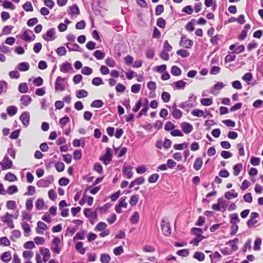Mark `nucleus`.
Here are the masks:
<instances>
[{"mask_svg": "<svg viewBox=\"0 0 263 263\" xmlns=\"http://www.w3.org/2000/svg\"><path fill=\"white\" fill-rule=\"evenodd\" d=\"M171 73L175 76H179L181 74V70L177 66H173L171 68Z\"/></svg>", "mask_w": 263, "mask_h": 263, "instance_id": "obj_33", "label": "nucleus"}, {"mask_svg": "<svg viewBox=\"0 0 263 263\" xmlns=\"http://www.w3.org/2000/svg\"><path fill=\"white\" fill-rule=\"evenodd\" d=\"M100 160L103 161L106 165L110 163L111 160V154L109 148L106 149V152L103 158H101Z\"/></svg>", "mask_w": 263, "mask_h": 263, "instance_id": "obj_18", "label": "nucleus"}, {"mask_svg": "<svg viewBox=\"0 0 263 263\" xmlns=\"http://www.w3.org/2000/svg\"><path fill=\"white\" fill-rule=\"evenodd\" d=\"M159 177V175L158 174H153L149 177L148 181L149 183H155L157 181Z\"/></svg>", "mask_w": 263, "mask_h": 263, "instance_id": "obj_63", "label": "nucleus"}, {"mask_svg": "<svg viewBox=\"0 0 263 263\" xmlns=\"http://www.w3.org/2000/svg\"><path fill=\"white\" fill-rule=\"evenodd\" d=\"M23 9L26 11H33V7L31 2H26L23 6Z\"/></svg>", "mask_w": 263, "mask_h": 263, "instance_id": "obj_62", "label": "nucleus"}, {"mask_svg": "<svg viewBox=\"0 0 263 263\" xmlns=\"http://www.w3.org/2000/svg\"><path fill=\"white\" fill-rule=\"evenodd\" d=\"M6 206L8 210H14L16 207V202L14 200H9L7 201Z\"/></svg>", "mask_w": 263, "mask_h": 263, "instance_id": "obj_46", "label": "nucleus"}, {"mask_svg": "<svg viewBox=\"0 0 263 263\" xmlns=\"http://www.w3.org/2000/svg\"><path fill=\"white\" fill-rule=\"evenodd\" d=\"M66 78H62L61 77H58L55 82V90L56 91H62L65 89V81Z\"/></svg>", "mask_w": 263, "mask_h": 263, "instance_id": "obj_2", "label": "nucleus"}, {"mask_svg": "<svg viewBox=\"0 0 263 263\" xmlns=\"http://www.w3.org/2000/svg\"><path fill=\"white\" fill-rule=\"evenodd\" d=\"M32 101L31 98L28 95H23L20 99V101L24 106H28Z\"/></svg>", "mask_w": 263, "mask_h": 263, "instance_id": "obj_21", "label": "nucleus"}, {"mask_svg": "<svg viewBox=\"0 0 263 263\" xmlns=\"http://www.w3.org/2000/svg\"><path fill=\"white\" fill-rule=\"evenodd\" d=\"M202 164V159L200 158H197L194 162L193 167L195 170L198 171L201 168Z\"/></svg>", "mask_w": 263, "mask_h": 263, "instance_id": "obj_31", "label": "nucleus"}, {"mask_svg": "<svg viewBox=\"0 0 263 263\" xmlns=\"http://www.w3.org/2000/svg\"><path fill=\"white\" fill-rule=\"evenodd\" d=\"M127 203L125 201V199L122 198L120 199L119 203L115 206V210L117 213H121L122 212L121 208H126Z\"/></svg>", "mask_w": 263, "mask_h": 263, "instance_id": "obj_16", "label": "nucleus"}, {"mask_svg": "<svg viewBox=\"0 0 263 263\" xmlns=\"http://www.w3.org/2000/svg\"><path fill=\"white\" fill-rule=\"evenodd\" d=\"M53 181V177L52 176H50L45 179H40L36 183V185L39 187H47L49 186Z\"/></svg>", "mask_w": 263, "mask_h": 263, "instance_id": "obj_5", "label": "nucleus"}, {"mask_svg": "<svg viewBox=\"0 0 263 263\" xmlns=\"http://www.w3.org/2000/svg\"><path fill=\"white\" fill-rule=\"evenodd\" d=\"M105 64L110 67H114L116 65V62L114 60L111 58H107L105 59Z\"/></svg>", "mask_w": 263, "mask_h": 263, "instance_id": "obj_61", "label": "nucleus"}, {"mask_svg": "<svg viewBox=\"0 0 263 263\" xmlns=\"http://www.w3.org/2000/svg\"><path fill=\"white\" fill-rule=\"evenodd\" d=\"M191 231L196 236V238L192 241L191 243L197 246L199 242L204 238V237L202 235L203 231L200 228H193Z\"/></svg>", "mask_w": 263, "mask_h": 263, "instance_id": "obj_1", "label": "nucleus"}, {"mask_svg": "<svg viewBox=\"0 0 263 263\" xmlns=\"http://www.w3.org/2000/svg\"><path fill=\"white\" fill-rule=\"evenodd\" d=\"M33 256V253L30 251H24L23 253V256L26 259L30 260Z\"/></svg>", "mask_w": 263, "mask_h": 263, "instance_id": "obj_60", "label": "nucleus"}, {"mask_svg": "<svg viewBox=\"0 0 263 263\" xmlns=\"http://www.w3.org/2000/svg\"><path fill=\"white\" fill-rule=\"evenodd\" d=\"M18 91L21 93H26L28 91V87L26 83H22L18 86Z\"/></svg>", "mask_w": 263, "mask_h": 263, "instance_id": "obj_36", "label": "nucleus"}, {"mask_svg": "<svg viewBox=\"0 0 263 263\" xmlns=\"http://www.w3.org/2000/svg\"><path fill=\"white\" fill-rule=\"evenodd\" d=\"M17 109L14 106H10L7 108V112L10 116L15 115L17 112Z\"/></svg>", "mask_w": 263, "mask_h": 263, "instance_id": "obj_37", "label": "nucleus"}, {"mask_svg": "<svg viewBox=\"0 0 263 263\" xmlns=\"http://www.w3.org/2000/svg\"><path fill=\"white\" fill-rule=\"evenodd\" d=\"M132 169L133 167L131 166H123V173L124 177L127 179H130L133 177V172Z\"/></svg>", "mask_w": 263, "mask_h": 263, "instance_id": "obj_14", "label": "nucleus"}, {"mask_svg": "<svg viewBox=\"0 0 263 263\" xmlns=\"http://www.w3.org/2000/svg\"><path fill=\"white\" fill-rule=\"evenodd\" d=\"M75 249L81 254H85L86 251V248H83V242L82 241H79L77 243L75 246Z\"/></svg>", "mask_w": 263, "mask_h": 263, "instance_id": "obj_22", "label": "nucleus"}, {"mask_svg": "<svg viewBox=\"0 0 263 263\" xmlns=\"http://www.w3.org/2000/svg\"><path fill=\"white\" fill-rule=\"evenodd\" d=\"M175 127V125L171 121H167L164 125V129L166 131L172 130L174 129Z\"/></svg>", "mask_w": 263, "mask_h": 263, "instance_id": "obj_55", "label": "nucleus"}, {"mask_svg": "<svg viewBox=\"0 0 263 263\" xmlns=\"http://www.w3.org/2000/svg\"><path fill=\"white\" fill-rule=\"evenodd\" d=\"M16 151L13 148V146L11 145L7 149V153L6 155H9L13 159L15 158Z\"/></svg>", "mask_w": 263, "mask_h": 263, "instance_id": "obj_56", "label": "nucleus"}, {"mask_svg": "<svg viewBox=\"0 0 263 263\" xmlns=\"http://www.w3.org/2000/svg\"><path fill=\"white\" fill-rule=\"evenodd\" d=\"M18 192V189L16 185H11L8 186L7 188V192L9 195H13Z\"/></svg>", "mask_w": 263, "mask_h": 263, "instance_id": "obj_38", "label": "nucleus"}, {"mask_svg": "<svg viewBox=\"0 0 263 263\" xmlns=\"http://www.w3.org/2000/svg\"><path fill=\"white\" fill-rule=\"evenodd\" d=\"M230 223L232 224H237L239 222L240 219L238 217V214L234 213L230 215Z\"/></svg>", "mask_w": 263, "mask_h": 263, "instance_id": "obj_28", "label": "nucleus"}, {"mask_svg": "<svg viewBox=\"0 0 263 263\" xmlns=\"http://www.w3.org/2000/svg\"><path fill=\"white\" fill-rule=\"evenodd\" d=\"M234 192V190H231V191H228L226 192L224 194V197L228 200L237 197L238 195V193Z\"/></svg>", "mask_w": 263, "mask_h": 263, "instance_id": "obj_24", "label": "nucleus"}, {"mask_svg": "<svg viewBox=\"0 0 263 263\" xmlns=\"http://www.w3.org/2000/svg\"><path fill=\"white\" fill-rule=\"evenodd\" d=\"M81 73L84 75L89 76L92 73V70L89 67L85 66L82 69Z\"/></svg>", "mask_w": 263, "mask_h": 263, "instance_id": "obj_57", "label": "nucleus"}, {"mask_svg": "<svg viewBox=\"0 0 263 263\" xmlns=\"http://www.w3.org/2000/svg\"><path fill=\"white\" fill-rule=\"evenodd\" d=\"M173 111H172V116L173 117L177 119H180L182 116V111L176 108L173 107Z\"/></svg>", "mask_w": 263, "mask_h": 263, "instance_id": "obj_32", "label": "nucleus"}, {"mask_svg": "<svg viewBox=\"0 0 263 263\" xmlns=\"http://www.w3.org/2000/svg\"><path fill=\"white\" fill-rule=\"evenodd\" d=\"M34 241L37 245H44L45 242V238L40 236H36L34 237Z\"/></svg>", "mask_w": 263, "mask_h": 263, "instance_id": "obj_59", "label": "nucleus"}, {"mask_svg": "<svg viewBox=\"0 0 263 263\" xmlns=\"http://www.w3.org/2000/svg\"><path fill=\"white\" fill-rule=\"evenodd\" d=\"M5 179L10 182H14L17 180L16 176L10 172L8 173L5 177Z\"/></svg>", "mask_w": 263, "mask_h": 263, "instance_id": "obj_40", "label": "nucleus"}, {"mask_svg": "<svg viewBox=\"0 0 263 263\" xmlns=\"http://www.w3.org/2000/svg\"><path fill=\"white\" fill-rule=\"evenodd\" d=\"M45 206V202L43 199L39 198L35 202V207L37 210H41L44 209Z\"/></svg>", "mask_w": 263, "mask_h": 263, "instance_id": "obj_30", "label": "nucleus"}, {"mask_svg": "<svg viewBox=\"0 0 263 263\" xmlns=\"http://www.w3.org/2000/svg\"><path fill=\"white\" fill-rule=\"evenodd\" d=\"M48 229L47 226L42 221H38L37 222V228H36V232L39 234H43V231H46Z\"/></svg>", "mask_w": 263, "mask_h": 263, "instance_id": "obj_15", "label": "nucleus"}, {"mask_svg": "<svg viewBox=\"0 0 263 263\" xmlns=\"http://www.w3.org/2000/svg\"><path fill=\"white\" fill-rule=\"evenodd\" d=\"M191 114L193 116L198 117H200L203 116V111L199 109L193 110Z\"/></svg>", "mask_w": 263, "mask_h": 263, "instance_id": "obj_64", "label": "nucleus"}, {"mask_svg": "<svg viewBox=\"0 0 263 263\" xmlns=\"http://www.w3.org/2000/svg\"><path fill=\"white\" fill-rule=\"evenodd\" d=\"M139 198V195L137 194L132 195L129 202L130 205H136L138 202Z\"/></svg>", "mask_w": 263, "mask_h": 263, "instance_id": "obj_35", "label": "nucleus"}, {"mask_svg": "<svg viewBox=\"0 0 263 263\" xmlns=\"http://www.w3.org/2000/svg\"><path fill=\"white\" fill-rule=\"evenodd\" d=\"M139 220V214L138 212H135L133 215L130 218V222L132 223H137Z\"/></svg>", "mask_w": 263, "mask_h": 263, "instance_id": "obj_52", "label": "nucleus"}, {"mask_svg": "<svg viewBox=\"0 0 263 263\" xmlns=\"http://www.w3.org/2000/svg\"><path fill=\"white\" fill-rule=\"evenodd\" d=\"M180 127L182 131L185 134H188L191 133L193 129L192 125L188 122H183L180 124Z\"/></svg>", "mask_w": 263, "mask_h": 263, "instance_id": "obj_13", "label": "nucleus"}, {"mask_svg": "<svg viewBox=\"0 0 263 263\" xmlns=\"http://www.w3.org/2000/svg\"><path fill=\"white\" fill-rule=\"evenodd\" d=\"M217 203L221 209V211L223 212L226 211V201L222 198H219L217 200Z\"/></svg>", "mask_w": 263, "mask_h": 263, "instance_id": "obj_47", "label": "nucleus"}, {"mask_svg": "<svg viewBox=\"0 0 263 263\" xmlns=\"http://www.w3.org/2000/svg\"><path fill=\"white\" fill-rule=\"evenodd\" d=\"M106 227H107V224H106V223H105L104 222H100L97 224V225L95 228V230H98L99 231H102L106 229Z\"/></svg>", "mask_w": 263, "mask_h": 263, "instance_id": "obj_54", "label": "nucleus"}, {"mask_svg": "<svg viewBox=\"0 0 263 263\" xmlns=\"http://www.w3.org/2000/svg\"><path fill=\"white\" fill-rule=\"evenodd\" d=\"M145 179L143 177H140L133 181L129 184V187L132 188L136 185H141L144 182Z\"/></svg>", "mask_w": 263, "mask_h": 263, "instance_id": "obj_23", "label": "nucleus"}, {"mask_svg": "<svg viewBox=\"0 0 263 263\" xmlns=\"http://www.w3.org/2000/svg\"><path fill=\"white\" fill-rule=\"evenodd\" d=\"M20 119L23 125L27 127L30 122V114L28 111L24 112L20 117Z\"/></svg>", "mask_w": 263, "mask_h": 263, "instance_id": "obj_11", "label": "nucleus"}, {"mask_svg": "<svg viewBox=\"0 0 263 263\" xmlns=\"http://www.w3.org/2000/svg\"><path fill=\"white\" fill-rule=\"evenodd\" d=\"M193 258L197 259L199 261H202L204 260L205 255L201 252L197 251L194 253Z\"/></svg>", "mask_w": 263, "mask_h": 263, "instance_id": "obj_29", "label": "nucleus"}, {"mask_svg": "<svg viewBox=\"0 0 263 263\" xmlns=\"http://www.w3.org/2000/svg\"><path fill=\"white\" fill-rule=\"evenodd\" d=\"M242 168V164L241 163L236 164L233 166V174L234 176H237L239 175Z\"/></svg>", "mask_w": 263, "mask_h": 263, "instance_id": "obj_43", "label": "nucleus"}, {"mask_svg": "<svg viewBox=\"0 0 263 263\" xmlns=\"http://www.w3.org/2000/svg\"><path fill=\"white\" fill-rule=\"evenodd\" d=\"M200 103L204 106H210L213 103V100L211 98H203L200 100Z\"/></svg>", "mask_w": 263, "mask_h": 263, "instance_id": "obj_49", "label": "nucleus"}, {"mask_svg": "<svg viewBox=\"0 0 263 263\" xmlns=\"http://www.w3.org/2000/svg\"><path fill=\"white\" fill-rule=\"evenodd\" d=\"M161 98L164 103H167L170 100V94L167 92H163L161 95Z\"/></svg>", "mask_w": 263, "mask_h": 263, "instance_id": "obj_58", "label": "nucleus"}, {"mask_svg": "<svg viewBox=\"0 0 263 263\" xmlns=\"http://www.w3.org/2000/svg\"><path fill=\"white\" fill-rule=\"evenodd\" d=\"M22 228L24 232V234L25 236H28L30 235L31 232V228L28 223L26 222H23L22 223Z\"/></svg>", "mask_w": 263, "mask_h": 263, "instance_id": "obj_25", "label": "nucleus"}, {"mask_svg": "<svg viewBox=\"0 0 263 263\" xmlns=\"http://www.w3.org/2000/svg\"><path fill=\"white\" fill-rule=\"evenodd\" d=\"M70 122V118L68 117L65 116L61 118L60 121V125L61 128H63L65 125Z\"/></svg>", "mask_w": 263, "mask_h": 263, "instance_id": "obj_48", "label": "nucleus"}, {"mask_svg": "<svg viewBox=\"0 0 263 263\" xmlns=\"http://www.w3.org/2000/svg\"><path fill=\"white\" fill-rule=\"evenodd\" d=\"M60 243L61 239L59 238L55 237L53 238L50 248L53 252L56 254H60L61 251V248L60 247Z\"/></svg>", "mask_w": 263, "mask_h": 263, "instance_id": "obj_4", "label": "nucleus"}, {"mask_svg": "<svg viewBox=\"0 0 263 263\" xmlns=\"http://www.w3.org/2000/svg\"><path fill=\"white\" fill-rule=\"evenodd\" d=\"M11 255L10 252H5L1 256V258L3 261L8 263L11 259Z\"/></svg>", "mask_w": 263, "mask_h": 263, "instance_id": "obj_27", "label": "nucleus"}, {"mask_svg": "<svg viewBox=\"0 0 263 263\" xmlns=\"http://www.w3.org/2000/svg\"><path fill=\"white\" fill-rule=\"evenodd\" d=\"M161 228L164 235L169 236L171 234L170 225L164 219H162L161 220Z\"/></svg>", "mask_w": 263, "mask_h": 263, "instance_id": "obj_6", "label": "nucleus"}, {"mask_svg": "<svg viewBox=\"0 0 263 263\" xmlns=\"http://www.w3.org/2000/svg\"><path fill=\"white\" fill-rule=\"evenodd\" d=\"M3 170L10 168L12 166V161L9 158L7 155H5L3 160L1 162Z\"/></svg>", "mask_w": 263, "mask_h": 263, "instance_id": "obj_10", "label": "nucleus"}, {"mask_svg": "<svg viewBox=\"0 0 263 263\" xmlns=\"http://www.w3.org/2000/svg\"><path fill=\"white\" fill-rule=\"evenodd\" d=\"M60 69L62 72L66 73L72 70V67L70 63L65 62L60 65Z\"/></svg>", "mask_w": 263, "mask_h": 263, "instance_id": "obj_17", "label": "nucleus"}, {"mask_svg": "<svg viewBox=\"0 0 263 263\" xmlns=\"http://www.w3.org/2000/svg\"><path fill=\"white\" fill-rule=\"evenodd\" d=\"M55 30L52 28L48 30L45 34L43 35V39L45 41L49 42L53 41L55 39Z\"/></svg>", "mask_w": 263, "mask_h": 263, "instance_id": "obj_7", "label": "nucleus"}, {"mask_svg": "<svg viewBox=\"0 0 263 263\" xmlns=\"http://www.w3.org/2000/svg\"><path fill=\"white\" fill-rule=\"evenodd\" d=\"M174 85L177 89H182L186 85V82L183 80H179L174 83Z\"/></svg>", "mask_w": 263, "mask_h": 263, "instance_id": "obj_51", "label": "nucleus"}, {"mask_svg": "<svg viewBox=\"0 0 263 263\" xmlns=\"http://www.w3.org/2000/svg\"><path fill=\"white\" fill-rule=\"evenodd\" d=\"M70 13L71 14L79 15L80 14V10L77 5H73L70 8Z\"/></svg>", "mask_w": 263, "mask_h": 263, "instance_id": "obj_50", "label": "nucleus"}, {"mask_svg": "<svg viewBox=\"0 0 263 263\" xmlns=\"http://www.w3.org/2000/svg\"><path fill=\"white\" fill-rule=\"evenodd\" d=\"M72 144H73V145L74 147H79L80 146L84 147V139L79 140V139H75L74 140H73Z\"/></svg>", "mask_w": 263, "mask_h": 263, "instance_id": "obj_53", "label": "nucleus"}, {"mask_svg": "<svg viewBox=\"0 0 263 263\" xmlns=\"http://www.w3.org/2000/svg\"><path fill=\"white\" fill-rule=\"evenodd\" d=\"M17 67L21 71H26L29 69L30 65L28 63L24 62L19 63Z\"/></svg>", "mask_w": 263, "mask_h": 263, "instance_id": "obj_26", "label": "nucleus"}, {"mask_svg": "<svg viewBox=\"0 0 263 263\" xmlns=\"http://www.w3.org/2000/svg\"><path fill=\"white\" fill-rule=\"evenodd\" d=\"M177 54L183 58H185L190 55V53L185 49H180L177 51Z\"/></svg>", "mask_w": 263, "mask_h": 263, "instance_id": "obj_44", "label": "nucleus"}, {"mask_svg": "<svg viewBox=\"0 0 263 263\" xmlns=\"http://www.w3.org/2000/svg\"><path fill=\"white\" fill-rule=\"evenodd\" d=\"M110 259L111 258L108 254L103 253L100 256V261L102 263H109Z\"/></svg>", "mask_w": 263, "mask_h": 263, "instance_id": "obj_41", "label": "nucleus"}, {"mask_svg": "<svg viewBox=\"0 0 263 263\" xmlns=\"http://www.w3.org/2000/svg\"><path fill=\"white\" fill-rule=\"evenodd\" d=\"M84 214L88 218H92V219H96L97 217V213L95 212L91 211L89 209H86L84 211Z\"/></svg>", "mask_w": 263, "mask_h": 263, "instance_id": "obj_20", "label": "nucleus"}, {"mask_svg": "<svg viewBox=\"0 0 263 263\" xmlns=\"http://www.w3.org/2000/svg\"><path fill=\"white\" fill-rule=\"evenodd\" d=\"M93 55L97 60H102L105 58V54L102 51L97 50L94 52Z\"/></svg>", "mask_w": 263, "mask_h": 263, "instance_id": "obj_42", "label": "nucleus"}, {"mask_svg": "<svg viewBox=\"0 0 263 263\" xmlns=\"http://www.w3.org/2000/svg\"><path fill=\"white\" fill-rule=\"evenodd\" d=\"M88 95V92L84 89L79 90L76 92V97L79 99L85 98L87 97Z\"/></svg>", "mask_w": 263, "mask_h": 263, "instance_id": "obj_34", "label": "nucleus"}, {"mask_svg": "<svg viewBox=\"0 0 263 263\" xmlns=\"http://www.w3.org/2000/svg\"><path fill=\"white\" fill-rule=\"evenodd\" d=\"M35 193V188L34 186L29 185L27 187V192L24 194L25 196H32Z\"/></svg>", "mask_w": 263, "mask_h": 263, "instance_id": "obj_45", "label": "nucleus"}, {"mask_svg": "<svg viewBox=\"0 0 263 263\" xmlns=\"http://www.w3.org/2000/svg\"><path fill=\"white\" fill-rule=\"evenodd\" d=\"M179 45L185 48H190L193 45V42L183 35L181 37Z\"/></svg>", "mask_w": 263, "mask_h": 263, "instance_id": "obj_8", "label": "nucleus"}, {"mask_svg": "<svg viewBox=\"0 0 263 263\" xmlns=\"http://www.w3.org/2000/svg\"><path fill=\"white\" fill-rule=\"evenodd\" d=\"M13 215L9 213L8 212H6L5 214L1 217V220L7 224L8 227L12 229L14 228V225L13 223Z\"/></svg>", "mask_w": 263, "mask_h": 263, "instance_id": "obj_3", "label": "nucleus"}, {"mask_svg": "<svg viewBox=\"0 0 263 263\" xmlns=\"http://www.w3.org/2000/svg\"><path fill=\"white\" fill-rule=\"evenodd\" d=\"M103 105V102L101 100H96L90 104V106L93 108H101Z\"/></svg>", "mask_w": 263, "mask_h": 263, "instance_id": "obj_39", "label": "nucleus"}, {"mask_svg": "<svg viewBox=\"0 0 263 263\" xmlns=\"http://www.w3.org/2000/svg\"><path fill=\"white\" fill-rule=\"evenodd\" d=\"M21 37L25 41L30 42L34 40L35 36L33 34L32 31L27 30L24 32Z\"/></svg>", "mask_w": 263, "mask_h": 263, "instance_id": "obj_9", "label": "nucleus"}, {"mask_svg": "<svg viewBox=\"0 0 263 263\" xmlns=\"http://www.w3.org/2000/svg\"><path fill=\"white\" fill-rule=\"evenodd\" d=\"M69 51H81L80 47L77 44L72 42H68L66 44Z\"/></svg>", "mask_w": 263, "mask_h": 263, "instance_id": "obj_19", "label": "nucleus"}, {"mask_svg": "<svg viewBox=\"0 0 263 263\" xmlns=\"http://www.w3.org/2000/svg\"><path fill=\"white\" fill-rule=\"evenodd\" d=\"M40 252L41 255L43 256V261L46 262L50 258L51 254L50 251L47 248H40Z\"/></svg>", "mask_w": 263, "mask_h": 263, "instance_id": "obj_12", "label": "nucleus"}]
</instances>
